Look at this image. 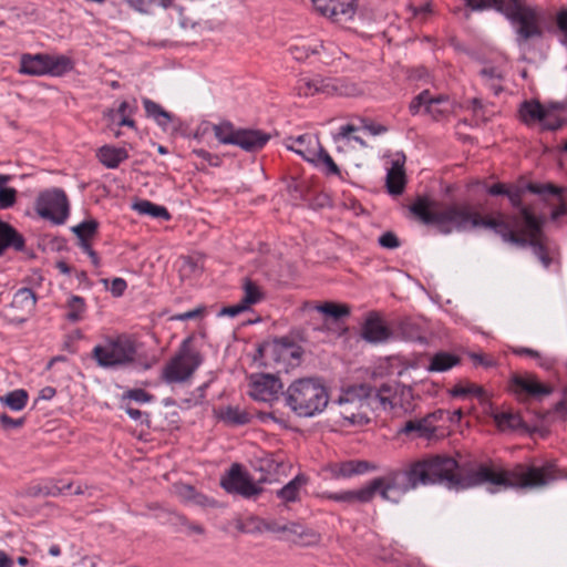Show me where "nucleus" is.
Segmentation results:
<instances>
[{"label": "nucleus", "mask_w": 567, "mask_h": 567, "mask_svg": "<svg viewBox=\"0 0 567 567\" xmlns=\"http://www.w3.org/2000/svg\"><path fill=\"white\" fill-rule=\"evenodd\" d=\"M527 189L530 193L539 194V195H545V194L558 195L559 194V189L551 184L539 185V184L530 183L527 185Z\"/></svg>", "instance_id": "5fc2aeb1"}, {"label": "nucleus", "mask_w": 567, "mask_h": 567, "mask_svg": "<svg viewBox=\"0 0 567 567\" xmlns=\"http://www.w3.org/2000/svg\"><path fill=\"white\" fill-rule=\"evenodd\" d=\"M275 351L279 357L284 359L291 358L293 360H299L301 357L300 347L290 343V342H280L275 346Z\"/></svg>", "instance_id": "09e8293b"}, {"label": "nucleus", "mask_w": 567, "mask_h": 567, "mask_svg": "<svg viewBox=\"0 0 567 567\" xmlns=\"http://www.w3.org/2000/svg\"><path fill=\"white\" fill-rule=\"evenodd\" d=\"M56 391L52 386H45L39 392V399L51 400L55 395Z\"/></svg>", "instance_id": "0e129e2a"}, {"label": "nucleus", "mask_w": 567, "mask_h": 567, "mask_svg": "<svg viewBox=\"0 0 567 567\" xmlns=\"http://www.w3.org/2000/svg\"><path fill=\"white\" fill-rule=\"evenodd\" d=\"M323 497L339 502V503H347V504H353V503H369L371 502V492L369 489L368 484L359 489L353 491H342V492H327L323 494Z\"/></svg>", "instance_id": "b1692460"}, {"label": "nucleus", "mask_w": 567, "mask_h": 567, "mask_svg": "<svg viewBox=\"0 0 567 567\" xmlns=\"http://www.w3.org/2000/svg\"><path fill=\"white\" fill-rule=\"evenodd\" d=\"M312 3L321 16L342 25L352 21L357 13V0H312Z\"/></svg>", "instance_id": "4468645a"}, {"label": "nucleus", "mask_w": 567, "mask_h": 567, "mask_svg": "<svg viewBox=\"0 0 567 567\" xmlns=\"http://www.w3.org/2000/svg\"><path fill=\"white\" fill-rule=\"evenodd\" d=\"M361 336L370 343H382L391 338L392 332L377 315H370L362 326Z\"/></svg>", "instance_id": "6ab92c4d"}, {"label": "nucleus", "mask_w": 567, "mask_h": 567, "mask_svg": "<svg viewBox=\"0 0 567 567\" xmlns=\"http://www.w3.org/2000/svg\"><path fill=\"white\" fill-rule=\"evenodd\" d=\"M365 130L371 134V135H380V134H383L386 132V127L383 126V125H380V124H370V125H367L365 126Z\"/></svg>", "instance_id": "69168bd1"}, {"label": "nucleus", "mask_w": 567, "mask_h": 567, "mask_svg": "<svg viewBox=\"0 0 567 567\" xmlns=\"http://www.w3.org/2000/svg\"><path fill=\"white\" fill-rule=\"evenodd\" d=\"M458 357L447 352H439L431 359L429 371L444 372L458 364Z\"/></svg>", "instance_id": "4c0bfd02"}, {"label": "nucleus", "mask_w": 567, "mask_h": 567, "mask_svg": "<svg viewBox=\"0 0 567 567\" xmlns=\"http://www.w3.org/2000/svg\"><path fill=\"white\" fill-rule=\"evenodd\" d=\"M466 4L473 10H484L494 8L503 12L508 19L517 22L518 35L523 40H528L540 35L537 13L527 8L519 0H465Z\"/></svg>", "instance_id": "39448f33"}, {"label": "nucleus", "mask_w": 567, "mask_h": 567, "mask_svg": "<svg viewBox=\"0 0 567 567\" xmlns=\"http://www.w3.org/2000/svg\"><path fill=\"white\" fill-rule=\"evenodd\" d=\"M512 389L516 393H526L530 396H544L551 392V389L545 384L538 382V380L532 375H514L512 378Z\"/></svg>", "instance_id": "4be33fe9"}, {"label": "nucleus", "mask_w": 567, "mask_h": 567, "mask_svg": "<svg viewBox=\"0 0 567 567\" xmlns=\"http://www.w3.org/2000/svg\"><path fill=\"white\" fill-rule=\"evenodd\" d=\"M83 493H84V491H83L82 486L80 484H78L74 487L73 483H68L62 486L54 485L52 487H47V486L45 487H37V488L34 487L31 491L32 495H52V496H56L60 494L80 495Z\"/></svg>", "instance_id": "58836bf2"}, {"label": "nucleus", "mask_w": 567, "mask_h": 567, "mask_svg": "<svg viewBox=\"0 0 567 567\" xmlns=\"http://www.w3.org/2000/svg\"><path fill=\"white\" fill-rule=\"evenodd\" d=\"M519 116L527 125L540 123L543 128L556 130L560 127L558 120H551V114L537 101H525L519 107Z\"/></svg>", "instance_id": "dca6fc26"}, {"label": "nucleus", "mask_w": 567, "mask_h": 567, "mask_svg": "<svg viewBox=\"0 0 567 567\" xmlns=\"http://www.w3.org/2000/svg\"><path fill=\"white\" fill-rule=\"evenodd\" d=\"M471 359L473 360V362L475 364H480L485 368H491V367L496 365V361L494 360V358H492L489 355L482 354V353H472Z\"/></svg>", "instance_id": "052dcab7"}, {"label": "nucleus", "mask_w": 567, "mask_h": 567, "mask_svg": "<svg viewBox=\"0 0 567 567\" xmlns=\"http://www.w3.org/2000/svg\"><path fill=\"white\" fill-rule=\"evenodd\" d=\"M378 243L380 244L381 247L386 248V249H395L400 246L399 238L392 231H386V233L382 234L379 237Z\"/></svg>", "instance_id": "864d4df0"}, {"label": "nucleus", "mask_w": 567, "mask_h": 567, "mask_svg": "<svg viewBox=\"0 0 567 567\" xmlns=\"http://www.w3.org/2000/svg\"><path fill=\"white\" fill-rule=\"evenodd\" d=\"M29 401V394L24 389H16L3 395H0V403L10 411H22Z\"/></svg>", "instance_id": "2f4dec72"}, {"label": "nucleus", "mask_w": 567, "mask_h": 567, "mask_svg": "<svg viewBox=\"0 0 567 567\" xmlns=\"http://www.w3.org/2000/svg\"><path fill=\"white\" fill-rule=\"evenodd\" d=\"M23 423L24 419H12L6 413L0 414V424L4 430L21 427Z\"/></svg>", "instance_id": "4d7b16f0"}, {"label": "nucleus", "mask_w": 567, "mask_h": 567, "mask_svg": "<svg viewBox=\"0 0 567 567\" xmlns=\"http://www.w3.org/2000/svg\"><path fill=\"white\" fill-rule=\"evenodd\" d=\"M508 187L505 184L496 183L488 188V194L493 196L506 195Z\"/></svg>", "instance_id": "e2e57ef3"}, {"label": "nucleus", "mask_w": 567, "mask_h": 567, "mask_svg": "<svg viewBox=\"0 0 567 567\" xmlns=\"http://www.w3.org/2000/svg\"><path fill=\"white\" fill-rule=\"evenodd\" d=\"M247 308L239 301L237 305L224 307L219 311V316H227L230 318L237 317L239 313L246 311Z\"/></svg>", "instance_id": "13d9d810"}, {"label": "nucleus", "mask_w": 567, "mask_h": 567, "mask_svg": "<svg viewBox=\"0 0 567 567\" xmlns=\"http://www.w3.org/2000/svg\"><path fill=\"white\" fill-rule=\"evenodd\" d=\"M220 485L226 492L230 494H238L246 498L259 495L262 491L238 463L230 466L226 475L221 477Z\"/></svg>", "instance_id": "ddd939ff"}, {"label": "nucleus", "mask_w": 567, "mask_h": 567, "mask_svg": "<svg viewBox=\"0 0 567 567\" xmlns=\"http://www.w3.org/2000/svg\"><path fill=\"white\" fill-rule=\"evenodd\" d=\"M125 412L127 413V415L134 420V421H138L142 419V411H140L138 409H135V408H132V406H125Z\"/></svg>", "instance_id": "774afa93"}, {"label": "nucleus", "mask_w": 567, "mask_h": 567, "mask_svg": "<svg viewBox=\"0 0 567 567\" xmlns=\"http://www.w3.org/2000/svg\"><path fill=\"white\" fill-rule=\"evenodd\" d=\"M13 559L4 551L0 549V567H13Z\"/></svg>", "instance_id": "338daca9"}, {"label": "nucleus", "mask_w": 567, "mask_h": 567, "mask_svg": "<svg viewBox=\"0 0 567 567\" xmlns=\"http://www.w3.org/2000/svg\"><path fill=\"white\" fill-rule=\"evenodd\" d=\"M17 190L11 187L0 188V209H7L14 205Z\"/></svg>", "instance_id": "603ef678"}, {"label": "nucleus", "mask_w": 567, "mask_h": 567, "mask_svg": "<svg viewBox=\"0 0 567 567\" xmlns=\"http://www.w3.org/2000/svg\"><path fill=\"white\" fill-rule=\"evenodd\" d=\"M321 145L319 140L310 134H303L292 140L291 144L288 146L289 150L299 154L307 162L316 159L318 156V151Z\"/></svg>", "instance_id": "5701e85b"}, {"label": "nucleus", "mask_w": 567, "mask_h": 567, "mask_svg": "<svg viewBox=\"0 0 567 567\" xmlns=\"http://www.w3.org/2000/svg\"><path fill=\"white\" fill-rule=\"evenodd\" d=\"M412 474L419 485L442 484L449 488L465 489L488 484V491L499 489H539L565 475L553 461L542 466L517 464L511 470L493 463L478 464L467 473L458 471L457 462L446 455H435L412 463Z\"/></svg>", "instance_id": "f257e3e1"}, {"label": "nucleus", "mask_w": 567, "mask_h": 567, "mask_svg": "<svg viewBox=\"0 0 567 567\" xmlns=\"http://www.w3.org/2000/svg\"><path fill=\"white\" fill-rule=\"evenodd\" d=\"M480 75L484 84L487 85L495 95H497L503 90L502 82L504 79V74L499 68L493 65H485L480 71Z\"/></svg>", "instance_id": "f704fd0d"}, {"label": "nucleus", "mask_w": 567, "mask_h": 567, "mask_svg": "<svg viewBox=\"0 0 567 567\" xmlns=\"http://www.w3.org/2000/svg\"><path fill=\"white\" fill-rule=\"evenodd\" d=\"M212 130L219 143L236 145L246 152L261 150L269 141V135L258 130L236 128L228 121L213 124Z\"/></svg>", "instance_id": "0eeeda50"}, {"label": "nucleus", "mask_w": 567, "mask_h": 567, "mask_svg": "<svg viewBox=\"0 0 567 567\" xmlns=\"http://www.w3.org/2000/svg\"><path fill=\"white\" fill-rule=\"evenodd\" d=\"M192 339L183 341L178 353L165 365L163 379L167 383L187 381L202 364V355L190 347Z\"/></svg>", "instance_id": "9d476101"}, {"label": "nucleus", "mask_w": 567, "mask_h": 567, "mask_svg": "<svg viewBox=\"0 0 567 567\" xmlns=\"http://www.w3.org/2000/svg\"><path fill=\"white\" fill-rule=\"evenodd\" d=\"M135 354V341L126 336L109 340L105 344L95 346L92 351L93 359L102 368L128 364L134 361Z\"/></svg>", "instance_id": "1a4fd4ad"}, {"label": "nucleus", "mask_w": 567, "mask_h": 567, "mask_svg": "<svg viewBox=\"0 0 567 567\" xmlns=\"http://www.w3.org/2000/svg\"><path fill=\"white\" fill-rule=\"evenodd\" d=\"M244 296L240 302L248 309L251 305H256L262 300L264 293L259 286L254 281L246 279L243 286Z\"/></svg>", "instance_id": "a19ab883"}, {"label": "nucleus", "mask_w": 567, "mask_h": 567, "mask_svg": "<svg viewBox=\"0 0 567 567\" xmlns=\"http://www.w3.org/2000/svg\"><path fill=\"white\" fill-rule=\"evenodd\" d=\"M12 307L24 315L31 313L35 309L37 297L32 289L20 288L13 296Z\"/></svg>", "instance_id": "c756f323"}, {"label": "nucleus", "mask_w": 567, "mask_h": 567, "mask_svg": "<svg viewBox=\"0 0 567 567\" xmlns=\"http://www.w3.org/2000/svg\"><path fill=\"white\" fill-rule=\"evenodd\" d=\"M357 131V127L351 124H347L340 127L339 132L334 135V142L336 143H346L349 141H354L359 143L361 146H365V142L355 135H352Z\"/></svg>", "instance_id": "49530a36"}, {"label": "nucleus", "mask_w": 567, "mask_h": 567, "mask_svg": "<svg viewBox=\"0 0 567 567\" xmlns=\"http://www.w3.org/2000/svg\"><path fill=\"white\" fill-rule=\"evenodd\" d=\"M97 226L99 224L95 219H87L74 226L72 230L79 239H89L95 234Z\"/></svg>", "instance_id": "de8ad7c7"}, {"label": "nucleus", "mask_w": 567, "mask_h": 567, "mask_svg": "<svg viewBox=\"0 0 567 567\" xmlns=\"http://www.w3.org/2000/svg\"><path fill=\"white\" fill-rule=\"evenodd\" d=\"M404 155H396L386 174V188L392 195H401L404 190L406 178L404 172Z\"/></svg>", "instance_id": "412c9836"}, {"label": "nucleus", "mask_w": 567, "mask_h": 567, "mask_svg": "<svg viewBox=\"0 0 567 567\" xmlns=\"http://www.w3.org/2000/svg\"><path fill=\"white\" fill-rule=\"evenodd\" d=\"M65 318L68 321L72 323L80 322L84 319L86 312L85 300L80 296L72 295L65 302Z\"/></svg>", "instance_id": "72a5a7b5"}, {"label": "nucleus", "mask_w": 567, "mask_h": 567, "mask_svg": "<svg viewBox=\"0 0 567 567\" xmlns=\"http://www.w3.org/2000/svg\"><path fill=\"white\" fill-rule=\"evenodd\" d=\"M173 493L179 498V501L186 504H194L199 506L210 505V499L196 492V489L187 484H175L173 486Z\"/></svg>", "instance_id": "bb28decb"}, {"label": "nucleus", "mask_w": 567, "mask_h": 567, "mask_svg": "<svg viewBox=\"0 0 567 567\" xmlns=\"http://www.w3.org/2000/svg\"><path fill=\"white\" fill-rule=\"evenodd\" d=\"M371 499L378 494L383 501L398 503L411 489L419 486L417 478L412 474V464L405 471H390L368 483Z\"/></svg>", "instance_id": "423d86ee"}, {"label": "nucleus", "mask_w": 567, "mask_h": 567, "mask_svg": "<svg viewBox=\"0 0 567 567\" xmlns=\"http://www.w3.org/2000/svg\"><path fill=\"white\" fill-rule=\"evenodd\" d=\"M375 468V465L367 461L349 460L330 463L326 466L324 472L332 480H347L374 471Z\"/></svg>", "instance_id": "f3484780"}, {"label": "nucleus", "mask_w": 567, "mask_h": 567, "mask_svg": "<svg viewBox=\"0 0 567 567\" xmlns=\"http://www.w3.org/2000/svg\"><path fill=\"white\" fill-rule=\"evenodd\" d=\"M73 69L70 58L60 54L24 53L20 58L19 73L32 76H61Z\"/></svg>", "instance_id": "6e6552de"}, {"label": "nucleus", "mask_w": 567, "mask_h": 567, "mask_svg": "<svg viewBox=\"0 0 567 567\" xmlns=\"http://www.w3.org/2000/svg\"><path fill=\"white\" fill-rule=\"evenodd\" d=\"M126 289V282L124 279L122 278H114L112 280V285H111V292L115 296V297H120L123 295V292L125 291Z\"/></svg>", "instance_id": "680f3d73"}, {"label": "nucleus", "mask_w": 567, "mask_h": 567, "mask_svg": "<svg viewBox=\"0 0 567 567\" xmlns=\"http://www.w3.org/2000/svg\"><path fill=\"white\" fill-rule=\"evenodd\" d=\"M410 210L421 223L433 225L445 235L453 230L462 231L477 227L493 229L505 243L519 247L530 246L545 268L551 264L544 244L542 224L528 207H523L520 210L523 218L520 229H516L518 228L517 217H512L511 220L503 215L498 218H482L480 212L466 203L446 204L429 197H417Z\"/></svg>", "instance_id": "f03ea898"}, {"label": "nucleus", "mask_w": 567, "mask_h": 567, "mask_svg": "<svg viewBox=\"0 0 567 567\" xmlns=\"http://www.w3.org/2000/svg\"><path fill=\"white\" fill-rule=\"evenodd\" d=\"M282 538L301 546H311L319 542V535L298 523H284Z\"/></svg>", "instance_id": "aec40b11"}, {"label": "nucleus", "mask_w": 567, "mask_h": 567, "mask_svg": "<svg viewBox=\"0 0 567 567\" xmlns=\"http://www.w3.org/2000/svg\"><path fill=\"white\" fill-rule=\"evenodd\" d=\"M282 390V383L279 378L272 374H254L249 382V395L261 402H272L278 399Z\"/></svg>", "instance_id": "2eb2a0df"}, {"label": "nucleus", "mask_w": 567, "mask_h": 567, "mask_svg": "<svg viewBox=\"0 0 567 567\" xmlns=\"http://www.w3.org/2000/svg\"><path fill=\"white\" fill-rule=\"evenodd\" d=\"M316 309L329 317H332L334 319H339L341 317L348 316L350 313L349 307L346 305H337L333 302H324L321 305L316 306Z\"/></svg>", "instance_id": "c03bdc74"}, {"label": "nucleus", "mask_w": 567, "mask_h": 567, "mask_svg": "<svg viewBox=\"0 0 567 567\" xmlns=\"http://www.w3.org/2000/svg\"><path fill=\"white\" fill-rule=\"evenodd\" d=\"M285 401L298 416L312 417L327 408L329 396L326 386L318 379L305 378L288 386Z\"/></svg>", "instance_id": "20e7f679"}, {"label": "nucleus", "mask_w": 567, "mask_h": 567, "mask_svg": "<svg viewBox=\"0 0 567 567\" xmlns=\"http://www.w3.org/2000/svg\"><path fill=\"white\" fill-rule=\"evenodd\" d=\"M338 84L332 80L321 79L320 76H301L296 84V92L299 96H313L318 93L333 94L338 91Z\"/></svg>", "instance_id": "a211bd4d"}, {"label": "nucleus", "mask_w": 567, "mask_h": 567, "mask_svg": "<svg viewBox=\"0 0 567 567\" xmlns=\"http://www.w3.org/2000/svg\"><path fill=\"white\" fill-rule=\"evenodd\" d=\"M97 157L105 167L113 169L128 158V153L123 147L104 145L99 148Z\"/></svg>", "instance_id": "393cba45"}, {"label": "nucleus", "mask_w": 567, "mask_h": 567, "mask_svg": "<svg viewBox=\"0 0 567 567\" xmlns=\"http://www.w3.org/2000/svg\"><path fill=\"white\" fill-rule=\"evenodd\" d=\"M311 163L319 167L320 171L326 175L340 176L339 166L322 146L318 151L317 158L311 161Z\"/></svg>", "instance_id": "ea45409f"}, {"label": "nucleus", "mask_w": 567, "mask_h": 567, "mask_svg": "<svg viewBox=\"0 0 567 567\" xmlns=\"http://www.w3.org/2000/svg\"><path fill=\"white\" fill-rule=\"evenodd\" d=\"M453 393H454V395L472 394V395H475V396H481L483 394V389L481 386H478V385L471 384V385H467V386L455 388Z\"/></svg>", "instance_id": "bf43d9fd"}, {"label": "nucleus", "mask_w": 567, "mask_h": 567, "mask_svg": "<svg viewBox=\"0 0 567 567\" xmlns=\"http://www.w3.org/2000/svg\"><path fill=\"white\" fill-rule=\"evenodd\" d=\"M221 419L231 425H244L250 421V414L238 406H228L221 412Z\"/></svg>", "instance_id": "79ce46f5"}, {"label": "nucleus", "mask_w": 567, "mask_h": 567, "mask_svg": "<svg viewBox=\"0 0 567 567\" xmlns=\"http://www.w3.org/2000/svg\"><path fill=\"white\" fill-rule=\"evenodd\" d=\"M124 398H128L138 403H147L152 401L153 396L142 389H133L125 393Z\"/></svg>", "instance_id": "6e6d98bb"}, {"label": "nucleus", "mask_w": 567, "mask_h": 567, "mask_svg": "<svg viewBox=\"0 0 567 567\" xmlns=\"http://www.w3.org/2000/svg\"><path fill=\"white\" fill-rule=\"evenodd\" d=\"M255 529L259 533L268 532L274 534H282L284 524L277 520L257 519Z\"/></svg>", "instance_id": "8fccbe9b"}, {"label": "nucleus", "mask_w": 567, "mask_h": 567, "mask_svg": "<svg viewBox=\"0 0 567 567\" xmlns=\"http://www.w3.org/2000/svg\"><path fill=\"white\" fill-rule=\"evenodd\" d=\"M34 209L37 214L54 225H63L70 214V203L65 192L53 187L39 193Z\"/></svg>", "instance_id": "9b49d317"}, {"label": "nucleus", "mask_w": 567, "mask_h": 567, "mask_svg": "<svg viewBox=\"0 0 567 567\" xmlns=\"http://www.w3.org/2000/svg\"><path fill=\"white\" fill-rule=\"evenodd\" d=\"M23 238L7 223L0 221V256L8 247L23 248Z\"/></svg>", "instance_id": "cd10ccee"}, {"label": "nucleus", "mask_w": 567, "mask_h": 567, "mask_svg": "<svg viewBox=\"0 0 567 567\" xmlns=\"http://www.w3.org/2000/svg\"><path fill=\"white\" fill-rule=\"evenodd\" d=\"M124 2L136 12L148 14L157 0H124Z\"/></svg>", "instance_id": "3c124183"}, {"label": "nucleus", "mask_w": 567, "mask_h": 567, "mask_svg": "<svg viewBox=\"0 0 567 567\" xmlns=\"http://www.w3.org/2000/svg\"><path fill=\"white\" fill-rule=\"evenodd\" d=\"M454 102L447 95H433L429 90L422 91L410 103L411 114L416 115L423 111L434 120H441L453 111Z\"/></svg>", "instance_id": "f8f14e48"}, {"label": "nucleus", "mask_w": 567, "mask_h": 567, "mask_svg": "<svg viewBox=\"0 0 567 567\" xmlns=\"http://www.w3.org/2000/svg\"><path fill=\"white\" fill-rule=\"evenodd\" d=\"M522 194H523V190L520 188H513V187H508L507 189V193H506V196L508 197L512 206L516 207L519 209V212L522 210V208L524 207L522 205ZM499 215H502V213H498L494 218H498ZM504 216V214H503ZM482 218H484L482 215H481ZM513 216H506L505 215V218H512ZM518 218V228L517 229H520L522 226H523V218H522V215L519 214V216H516ZM487 218H491L489 216Z\"/></svg>", "instance_id": "a18cd8bd"}, {"label": "nucleus", "mask_w": 567, "mask_h": 567, "mask_svg": "<svg viewBox=\"0 0 567 567\" xmlns=\"http://www.w3.org/2000/svg\"><path fill=\"white\" fill-rule=\"evenodd\" d=\"M142 103L147 117L153 118L163 130H168L174 120V115L165 111L158 103L150 100L148 97H143Z\"/></svg>", "instance_id": "a878e982"}, {"label": "nucleus", "mask_w": 567, "mask_h": 567, "mask_svg": "<svg viewBox=\"0 0 567 567\" xmlns=\"http://www.w3.org/2000/svg\"><path fill=\"white\" fill-rule=\"evenodd\" d=\"M137 106L136 103H128L126 101H123L120 105L117 111L109 110L105 112V116L109 117L111 121H113L116 116V114L120 115L118 125L120 126H127L131 128H135V121L132 120V115L136 112Z\"/></svg>", "instance_id": "473e14b6"}, {"label": "nucleus", "mask_w": 567, "mask_h": 567, "mask_svg": "<svg viewBox=\"0 0 567 567\" xmlns=\"http://www.w3.org/2000/svg\"><path fill=\"white\" fill-rule=\"evenodd\" d=\"M319 48H322V44H316L315 47H310L302 41H298L289 47V53L295 60L303 61L308 59L310 54L318 53Z\"/></svg>", "instance_id": "37998d69"}, {"label": "nucleus", "mask_w": 567, "mask_h": 567, "mask_svg": "<svg viewBox=\"0 0 567 567\" xmlns=\"http://www.w3.org/2000/svg\"><path fill=\"white\" fill-rule=\"evenodd\" d=\"M133 209L141 215H148L154 218L169 220L171 214L167 208L161 205H156L150 200L143 199L133 205Z\"/></svg>", "instance_id": "e433bc0d"}, {"label": "nucleus", "mask_w": 567, "mask_h": 567, "mask_svg": "<svg viewBox=\"0 0 567 567\" xmlns=\"http://www.w3.org/2000/svg\"><path fill=\"white\" fill-rule=\"evenodd\" d=\"M435 413H431L423 419L408 421L403 426L402 432L405 434L416 432L419 436L427 437L432 435L436 430L435 424L432 422Z\"/></svg>", "instance_id": "c85d7f7f"}, {"label": "nucleus", "mask_w": 567, "mask_h": 567, "mask_svg": "<svg viewBox=\"0 0 567 567\" xmlns=\"http://www.w3.org/2000/svg\"><path fill=\"white\" fill-rule=\"evenodd\" d=\"M494 422L501 431H514L524 427V422L518 413L504 411L494 414Z\"/></svg>", "instance_id": "c9c22d12"}, {"label": "nucleus", "mask_w": 567, "mask_h": 567, "mask_svg": "<svg viewBox=\"0 0 567 567\" xmlns=\"http://www.w3.org/2000/svg\"><path fill=\"white\" fill-rule=\"evenodd\" d=\"M308 480L303 474H299L277 492V496L286 503L299 499L300 489L306 486Z\"/></svg>", "instance_id": "7c9ffc66"}, {"label": "nucleus", "mask_w": 567, "mask_h": 567, "mask_svg": "<svg viewBox=\"0 0 567 567\" xmlns=\"http://www.w3.org/2000/svg\"><path fill=\"white\" fill-rule=\"evenodd\" d=\"M399 391L402 396H411V389L396 383H384L375 392L364 385L353 386L344 391L332 410L341 426L363 425L370 421L369 411L381 409L393 411L399 403Z\"/></svg>", "instance_id": "7ed1b4c3"}]
</instances>
